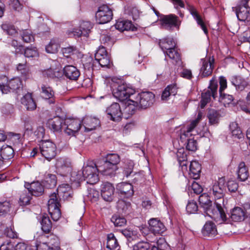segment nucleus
<instances>
[{
  "instance_id": "nucleus-1",
  "label": "nucleus",
  "mask_w": 250,
  "mask_h": 250,
  "mask_svg": "<svg viewBox=\"0 0 250 250\" xmlns=\"http://www.w3.org/2000/svg\"><path fill=\"white\" fill-rule=\"evenodd\" d=\"M199 202L207 212V214L217 223L221 224L228 223L226 215L221 204L215 201L213 206L209 197L206 193L201 194L199 197Z\"/></svg>"
},
{
  "instance_id": "nucleus-2",
  "label": "nucleus",
  "mask_w": 250,
  "mask_h": 250,
  "mask_svg": "<svg viewBox=\"0 0 250 250\" xmlns=\"http://www.w3.org/2000/svg\"><path fill=\"white\" fill-rule=\"evenodd\" d=\"M121 161L120 157L115 153L108 154L105 159L99 160L98 166L100 173L105 176H112L118 169L117 165Z\"/></svg>"
},
{
  "instance_id": "nucleus-3",
  "label": "nucleus",
  "mask_w": 250,
  "mask_h": 250,
  "mask_svg": "<svg viewBox=\"0 0 250 250\" xmlns=\"http://www.w3.org/2000/svg\"><path fill=\"white\" fill-rule=\"evenodd\" d=\"M114 97L120 101L127 100L134 95V89L128 86L120 79L113 78L111 83Z\"/></svg>"
},
{
  "instance_id": "nucleus-4",
  "label": "nucleus",
  "mask_w": 250,
  "mask_h": 250,
  "mask_svg": "<svg viewBox=\"0 0 250 250\" xmlns=\"http://www.w3.org/2000/svg\"><path fill=\"white\" fill-rule=\"evenodd\" d=\"M98 166V162L94 166L87 165L83 168V173L84 180L86 181L87 183L94 184L99 181L98 173L100 171Z\"/></svg>"
},
{
  "instance_id": "nucleus-5",
  "label": "nucleus",
  "mask_w": 250,
  "mask_h": 250,
  "mask_svg": "<svg viewBox=\"0 0 250 250\" xmlns=\"http://www.w3.org/2000/svg\"><path fill=\"white\" fill-rule=\"evenodd\" d=\"M136 103H137L139 108L146 109L151 106L154 102L155 95L151 92H143L139 93H134L133 95Z\"/></svg>"
},
{
  "instance_id": "nucleus-6",
  "label": "nucleus",
  "mask_w": 250,
  "mask_h": 250,
  "mask_svg": "<svg viewBox=\"0 0 250 250\" xmlns=\"http://www.w3.org/2000/svg\"><path fill=\"white\" fill-rule=\"evenodd\" d=\"M63 131L69 136H75L81 127V121L78 119L67 118L63 123Z\"/></svg>"
},
{
  "instance_id": "nucleus-7",
  "label": "nucleus",
  "mask_w": 250,
  "mask_h": 250,
  "mask_svg": "<svg viewBox=\"0 0 250 250\" xmlns=\"http://www.w3.org/2000/svg\"><path fill=\"white\" fill-rule=\"evenodd\" d=\"M60 204L57 194L53 193L49 196L48 201V210L52 219L58 221L61 216Z\"/></svg>"
},
{
  "instance_id": "nucleus-8",
  "label": "nucleus",
  "mask_w": 250,
  "mask_h": 250,
  "mask_svg": "<svg viewBox=\"0 0 250 250\" xmlns=\"http://www.w3.org/2000/svg\"><path fill=\"white\" fill-rule=\"evenodd\" d=\"M218 84L216 82L212 79L210 81V85L208 89L205 90L202 93V99L201 100V107L204 108L205 105L210 102L211 97L214 99L217 95Z\"/></svg>"
},
{
  "instance_id": "nucleus-9",
  "label": "nucleus",
  "mask_w": 250,
  "mask_h": 250,
  "mask_svg": "<svg viewBox=\"0 0 250 250\" xmlns=\"http://www.w3.org/2000/svg\"><path fill=\"white\" fill-rule=\"evenodd\" d=\"M40 152L46 160L50 161L56 155V146L49 140L43 141L40 146Z\"/></svg>"
},
{
  "instance_id": "nucleus-10",
  "label": "nucleus",
  "mask_w": 250,
  "mask_h": 250,
  "mask_svg": "<svg viewBox=\"0 0 250 250\" xmlns=\"http://www.w3.org/2000/svg\"><path fill=\"white\" fill-rule=\"evenodd\" d=\"M113 17L112 10L107 5L100 6L95 14V18L99 24H104L110 21Z\"/></svg>"
},
{
  "instance_id": "nucleus-11",
  "label": "nucleus",
  "mask_w": 250,
  "mask_h": 250,
  "mask_svg": "<svg viewBox=\"0 0 250 250\" xmlns=\"http://www.w3.org/2000/svg\"><path fill=\"white\" fill-rule=\"evenodd\" d=\"M22 88V81L19 77L11 79L7 81L6 83H0V90L2 93L4 94H7L10 92L11 90L18 93Z\"/></svg>"
},
{
  "instance_id": "nucleus-12",
  "label": "nucleus",
  "mask_w": 250,
  "mask_h": 250,
  "mask_svg": "<svg viewBox=\"0 0 250 250\" xmlns=\"http://www.w3.org/2000/svg\"><path fill=\"white\" fill-rule=\"evenodd\" d=\"M250 0H241L239 4L236 7V14L239 21H247V23L250 22L249 20H247L250 11ZM247 24L249 25L248 23Z\"/></svg>"
},
{
  "instance_id": "nucleus-13",
  "label": "nucleus",
  "mask_w": 250,
  "mask_h": 250,
  "mask_svg": "<svg viewBox=\"0 0 250 250\" xmlns=\"http://www.w3.org/2000/svg\"><path fill=\"white\" fill-rule=\"evenodd\" d=\"M225 183V179L224 177L219 178L218 180L215 181L210 188V194H212L215 198L221 199L224 196L226 189Z\"/></svg>"
},
{
  "instance_id": "nucleus-14",
  "label": "nucleus",
  "mask_w": 250,
  "mask_h": 250,
  "mask_svg": "<svg viewBox=\"0 0 250 250\" xmlns=\"http://www.w3.org/2000/svg\"><path fill=\"white\" fill-rule=\"evenodd\" d=\"M106 113L108 118L114 122L120 121L123 116L120 104L117 103H113L107 107Z\"/></svg>"
},
{
  "instance_id": "nucleus-15",
  "label": "nucleus",
  "mask_w": 250,
  "mask_h": 250,
  "mask_svg": "<svg viewBox=\"0 0 250 250\" xmlns=\"http://www.w3.org/2000/svg\"><path fill=\"white\" fill-rule=\"evenodd\" d=\"M202 117V112L199 111L196 118L192 120L186 127L182 129L181 138L184 139L189 136H191L192 132L199 122L201 120Z\"/></svg>"
},
{
  "instance_id": "nucleus-16",
  "label": "nucleus",
  "mask_w": 250,
  "mask_h": 250,
  "mask_svg": "<svg viewBox=\"0 0 250 250\" xmlns=\"http://www.w3.org/2000/svg\"><path fill=\"white\" fill-rule=\"evenodd\" d=\"M161 21L162 25L167 29H170L172 27L179 28L181 24L178 17L173 14L165 16L162 19Z\"/></svg>"
},
{
  "instance_id": "nucleus-17",
  "label": "nucleus",
  "mask_w": 250,
  "mask_h": 250,
  "mask_svg": "<svg viewBox=\"0 0 250 250\" xmlns=\"http://www.w3.org/2000/svg\"><path fill=\"white\" fill-rule=\"evenodd\" d=\"M213 59H202L201 60V66L200 70V74L203 77H206L210 75L213 69Z\"/></svg>"
},
{
  "instance_id": "nucleus-18",
  "label": "nucleus",
  "mask_w": 250,
  "mask_h": 250,
  "mask_svg": "<svg viewBox=\"0 0 250 250\" xmlns=\"http://www.w3.org/2000/svg\"><path fill=\"white\" fill-rule=\"evenodd\" d=\"M137 109H139V106L133 99V96H132L125 103L123 115H125V118H128L129 116L134 114Z\"/></svg>"
},
{
  "instance_id": "nucleus-19",
  "label": "nucleus",
  "mask_w": 250,
  "mask_h": 250,
  "mask_svg": "<svg viewBox=\"0 0 250 250\" xmlns=\"http://www.w3.org/2000/svg\"><path fill=\"white\" fill-rule=\"evenodd\" d=\"M117 190L121 197L129 198L132 196L134 193L133 186L128 183H121L116 187Z\"/></svg>"
},
{
  "instance_id": "nucleus-20",
  "label": "nucleus",
  "mask_w": 250,
  "mask_h": 250,
  "mask_svg": "<svg viewBox=\"0 0 250 250\" xmlns=\"http://www.w3.org/2000/svg\"><path fill=\"white\" fill-rule=\"evenodd\" d=\"M149 230L154 234H162L166 230L164 224L157 218H152L149 221Z\"/></svg>"
},
{
  "instance_id": "nucleus-21",
  "label": "nucleus",
  "mask_w": 250,
  "mask_h": 250,
  "mask_svg": "<svg viewBox=\"0 0 250 250\" xmlns=\"http://www.w3.org/2000/svg\"><path fill=\"white\" fill-rule=\"evenodd\" d=\"M25 187L32 195L38 196L42 195L44 191V187L38 181L33 182L31 183H26Z\"/></svg>"
},
{
  "instance_id": "nucleus-22",
  "label": "nucleus",
  "mask_w": 250,
  "mask_h": 250,
  "mask_svg": "<svg viewBox=\"0 0 250 250\" xmlns=\"http://www.w3.org/2000/svg\"><path fill=\"white\" fill-rule=\"evenodd\" d=\"M114 188L108 182L103 183L101 185V195L103 199L106 201H111L113 200Z\"/></svg>"
},
{
  "instance_id": "nucleus-23",
  "label": "nucleus",
  "mask_w": 250,
  "mask_h": 250,
  "mask_svg": "<svg viewBox=\"0 0 250 250\" xmlns=\"http://www.w3.org/2000/svg\"><path fill=\"white\" fill-rule=\"evenodd\" d=\"M166 59L168 58L171 62L175 65H180L182 62L180 54L177 47L168 50L164 51Z\"/></svg>"
},
{
  "instance_id": "nucleus-24",
  "label": "nucleus",
  "mask_w": 250,
  "mask_h": 250,
  "mask_svg": "<svg viewBox=\"0 0 250 250\" xmlns=\"http://www.w3.org/2000/svg\"><path fill=\"white\" fill-rule=\"evenodd\" d=\"M72 188L68 184H62L57 188V194L64 200H69L73 196Z\"/></svg>"
},
{
  "instance_id": "nucleus-25",
  "label": "nucleus",
  "mask_w": 250,
  "mask_h": 250,
  "mask_svg": "<svg viewBox=\"0 0 250 250\" xmlns=\"http://www.w3.org/2000/svg\"><path fill=\"white\" fill-rule=\"evenodd\" d=\"M82 122L84 127L85 130L87 131L95 129L100 125V121L99 119L91 116L84 117Z\"/></svg>"
},
{
  "instance_id": "nucleus-26",
  "label": "nucleus",
  "mask_w": 250,
  "mask_h": 250,
  "mask_svg": "<svg viewBox=\"0 0 250 250\" xmlns=\"http://www.w3.org/2000/svg\"><path fill=\"white\" fill-rule=\"evenodd\" d=\"M63 73L67 78L74 81L77 80L80 75L79 70L71 65H68L64 67Z\"/></svg>"
},
{
  "instance_id": "nucleus-27",
  "label": "nucleus",
  "mask_w": 250,
  "mask_h": 250,
  "mask_svg": "<svg viewBox=\"0 0 250 250\" xmlns=\"http://www.w3.org/2000/svg\"><path fill=\"white\" fill-rule=\"evenodd\" d=\"M92 28V25L89 21H83L80 25V29L73 31L74 35L79 37L82 35L87 36Z\"/></svg>"
},
{
  "instance_id": "nucleus-28",
  "label": "nucleus",
  "mask_w": 250,
  "mask_h": 250,
  "mask_svg": "<svg viewBox=\"0 0 250 250\" xmlns=\"http://www.w3.org/2000/svg\"><path fill=\"white\" fill-rule=\"evenodd\" d=\"M56 166L64 175L69 173L71 170L70 162L68 160L64 158L58 159L57 160Z\"/></svg>"
},
{
  "instance_id": "nucleus-29",
  "label": "nucleus",
  "mask_w": 250,
  "mask_h": 250,
  "mask_svg": "<svg viewBox=\"0 0 250 250\" xmlns=\"http://www.w3.org/2000/svg\"><path fill=\"white\" fill-rule=\"evenodd\" d=\"M64 121L59 117H54L49 120L48 125L50 128L54 131L59 132L63 130Z\"/></svg>"
},
{
  "instance_id": "nucleus-30",
  "label": "nucleus",
  "mask_w": 250,
  "mask_h": 250,
  "mask_svg": "<svg viewBox=\"0 0 250 250\" xmlns=\"http://www.w3.org/2000/svg\"><path fill=\"white\" fill-rule=\"evenodd\" d=\"M21 103L26 107L27 110H34L37 107L30 93H27L21 99Z\"/></svg>"
},
{
  "instance_id": "nucleus-31",
  "label": "nucleus",
  "mask_w": 250,
  "mask_h": 250,
  "mask_svg": "<svg viewBox=\"0 0 250 250\" xmlns=\"http://www.w3.org/2000/svg\"><path fill=\"white\" fill-rule=\"evenodd\" d=\"M70 180L72 187L77 188L80 186L82 182L84 181L82 171H73L71 173Z\"/></svg>"
},
{
  "instance_id": "nucleus-32",
  "label": "nucleus",
  "mask_w": 250,
  "mask_h": 250,
  "mask_svg": "<svg viewBox=\"0 0 250 250\" xmlns=\"http://www.w3.org/2000/svg\"><path fill=\"white\" fill-rule=\"evenodd\" d=\"M159 45L164 51L176 47V43L173 38L167 37L160 40Z\"/></svg>"
},
{
  "instance_id": "nucleus-33",
  "label": "nucleus",
  "mask_w": 250,
  "mask_h": 250,
  "mask_svg": "<svg viewBox=\"0 0 250 250\" xmlns=\"http://www.w3.org/2000/svg\"><path fill=\"white\" fill-rule=\"evenodd\" d=\"M41 93L42 97L45 99H49L50 103H54V91L52 87L48 85L42 84L41 86Z\"/></svg>"
},
{
  "instance_id": "nucleus-34",
  "label": "nucleus",
  "mask_w": 250,
  "mask_h": 250,
  "mask_svg": "<svg viewBox=\"0 0 250 250\" xmlns=\"http://www.w3.org/2000/svg\"><path fill=\"white\" fill-rule=\"evenodd\" d=\"M201 170V165L198 162L192 161L190 162L189 174L191 177L194 179H198L200 176Z\"/></svg>"
},
{
  "instance_id": "nucleus-35",
  "label": "nucleus",
  "mask_w": 250,
  "mask_h": 250,
  "mask_svg": "<svg viewBox=\"0 0 250 250\" xmlns=\"http://www.w3.org/2000/svg\"><path fill=\"white\" fill-rule=\"evenodd\" d=\"M49 238V242L42 244V248L45 250H57V248L59 247L58 237L53 234H50Z\"/></svg>"
},
{
  "instance_id": "nucleus-36",
  "label": "nucleus",
  "mask_w": 250,
  "mask_h": 250,
  "mask_svg": "<svg viewBox=\"0 0 250 250\" xmlns=\"http://www.w3.org/2000/svg\"><path fill=\"white\" fill-rule=\"evenodd\" d=\"M245 213L243 208L240 207H235L232 209L230 218L235 222L243 221L245 217Z\"/></svg>"
},
{
  "instance_id": "nucleus-37",
  "label": "nucleus",
  "mask_w": 250,
  "mask_h": 250,
  "mask_svg": "<svg viewBox=\"0 0 250 250\" xmlns=\"http://www.w3.org/2000/svg\"><path fill=\"white\" fill-rule=\"evenodd\" d=\"M202 231L204 235L209 236H214L217 233L216 227L211 221H208L206 223Z\"/></svg>"
},
{
  "instance_id": "nucleus-38",
  "label": "nucleus",
  "mask_w": 250,
  "mask_h": 250,
  "mask_svg": "<svg viewBox=\"0 0 250 250\" xmlns=\"http://www.w3.org/2000/svg\"><path fill=\"white\" fill-rule=\"evenodd\" d=\"M188 10L190 14L197 21L198 24L200 26L204 33L207 34L208 33V29L197 10L193 6H190Z\"/></svg>"
},
{
  "instance_id": "nucleus-39",
  "label": "nucleus",
  "mask_w": 250,
  "mask_h": 250,
  "mask_svg": "<svg viewBox=\"0 0 250 250\" xmlns=\"http://www.w3.org/2000/svg\"><path fill=\"white\" fill-rule=\"evenodd\" d=\"M229 130L234 139H241L244 138V134L236 122H232L229 125Z\"/></svg>"
},
{
  "instance_id": "nucleus-40",
  "label": "nucleus",
  "mask_w": 250,
  "mask_h": 250,
  "mask_svg": "<svg viewBox=\"0 0 250 250\" xmlns=\"http://www.w3.org/2000/svg\"><path fill=\"white\" fill-rule=\"evenodd\" d=\"M231 83L237 89L243 90L249 84L248 82L238 76H233L231 78Z\"/></svg>"
},
{
  "instance_id": "nucleus-41",
  "label": "nucleus",
  "mask_w": 250,
  "mask_h": 250,
  "mask_svg": "<svg viewBox=\"0 0 250 250\" xmlns=\"http://www.w3.org/2000/svg\"><path fill=\"white\" fill-rule=\"evenodd\" d=\"M238 178L241 181H246L249 177V172L244 162H241L238 167Z\"/></svg>"
},
{
  "instance_id": "nucleus-42",
  "label": "nucleus",
  "mask_w": 250,
  "mask_h": 250,
  "mask_svg": "<svg viewBox=\"0 0 250 250\" xmlns=\"http://www.w3.org/2000/svg\"><path fill=\"white\" fill-rule=\"evenodd\" d=\"M177 92V88L175 85H169L163 91L161 99L163 101H167L169 97L175 95Z\"/></svg>"
},
{
  "instance_id": "nucleus-43",
  "label": "nucleus",
  "mask_w": 250,
  "mask_h": 250,
  "mask_svg": "<svg viewBox=\"0 0 250 250\" xmlns=\"http://www.w3.org/2000/svg\"><path fill=\"white\" fill-rule=\"evenodd\" d=\"M106 248L110 250H119L120 249L118 241L113 233L107 235Z\"/></svg>"
},
{
  "instance_id": "nucleus-44",
  "label": "nucleus",
  "mask_w": 250,
  "mask_h": 250,
  "mask_svg": "<svg viewBox=\"0 0 250 250\" xmlns=\"http://www.w3.org/2000/svg\"><path fill=\"white\" fill-rule=\"evenodd\" d=\"M115 28L120 31L129 30L132 29L133 24L130 21L126 20H118L115 24Z\"/></svg>"
},
{
  "instance_id": "nucleus-45",
  "label": "nucleus",
  "mask_w": 250,
  "mask_h": 250,
  "mask_svg": "<svg viewBox=\"0 0 250 250\" xmlns=\"http://www.w3.org/2000/svg\"><path fill=\"white\" fill-rule=\"evenodd\" d=\"M117 208L121 213H128L131 209L130 203L123 200H120L117 202Z\"/></svg>"
},
{
  "instance_id": "nucleus-46",
  "label": "nucleus",
  "mask_w": 250,
  "mask_h": 250,
  "mask_svg": "<svg viewBox=\"0 0 250 250\" xmlns=\"http://www.w3.org/2000/svg\"><path fill=\"white\" fill-rule=\"evenodd\" d=\"M134 167V163L133 161L128 159L125 160L123 166V173L126 177H128L132 173Z\"/></svg>"
},
{
  "instance_id": "nucleus-47",
  "label": "nucleus",
  "mask_w": 250,
  "mask_h": 250,
  "mask_svg": "<svg viewBox=\"0 0 250 250\" xmlns=\"http://www.w3.org/2000/svg\"><path fill=\"white\" fill-rule=\"evenodd\" d=\"M14 152V150L11 146H3L0 150V156L3 159H10L13 158Z\"/></svg>"
},
{
  "instance_id": "nucleus-48",
  "label": "nucleus",
  "mask_w": 250,
  "mask_h": 250,
  "mask_svg": "<svg viewBox=\"0 0 250 250\" xmlns=\"http://www.w3.org/2000/svg\"><path fill=\"white\" fill-rule=\"evenodd\" d=\"M44 186L48 188H52L57 185V177L54 174H48L45 178Z\"/></svg>"
},
{
  "instance_id": "nucleus-49",
  "label": "nucleus",
  "mask_w": 250,
  "mask_h": 250,
  "mask_svg": "<svg viewBox=\"0 0 250 250\" xmlns=\"http://www.w3.org/2000/svg\"><path fill=\"white\" fill-rule=\"evenodd\" d=\"M60 47L59 41L57 39H52L45 47L46 51L49 53H55Z\"/></svg>"
},
{
  "instance_id": "nucleus-50",
  "label": "nucleus",
  "mask_w": 250,
  "mask_h": 250,
  "mask_svg": "<svg viewBox=\"0 0 250 250\" xmlns=\"http://www.w3.org/2000/svg\"><path fill=\"white\" fill-rule=\"evenodd\" d=\"M42 229L45 233L50 232L52 229V223L49 217L43 215L41 221Z\"/></svg>"
},
{
  "instance_id": "nucleus-51",
  "label": "nucleus",
  "mask_w": 250,
  "mask_h": 250,
  "mask_svg": "<svg viewBox=\"0 0 250 250\" xmlns=\"http://www.w3.org/2000/svg\"><path fill=\"white\" fill-rule=\"evenodd\" d=\"M208 118L209 123L211 125L217 124L220 118V114L214 109H210L208 112Z\"/></svg>"
},
{
  "instance_id": "nucleus-52",
  "label": "nucleus",
  "mask_w": 250,
  "mask_h": 250,
  "mask_svg": "<svg viewBox=\"0 0 250 250\" xmlns=\"http://www.w3.org/2000/svg\"><path fill=\"white\" fill-rule=\"evenodd\" d=\"M177 160L180 165L182 167L187 166V154L183 148L179 149L176 153Z\"/></svg>"
},
{
  "instance_id": "nucleus-53",
  "label": "nucleus",
  "mask_w": 250,
  "mask_h": 250,
  "mask_svg": "<svg viewBox=\"0 0 250 250\" xmlns=\"http://www.w3.org/2000/svg\"><path fill=\"white\" fill-rule=\"evenodd\" d=\"M31 195L29 192H27L26 190L22 191L20 195V205L25 206L29 204Z\"/></svg>"
},
{
  "instance_id": "nucleus-54",
  "label": "nucleus",
  "mask_w": 250,
  "mask_h": 250,
  "mask_svg": "<svg viewBox=\"0 0 250 250\" xmlns=\"http://www.w3.org/2000/svg\"><path fill=\"white\" fill-rule=\"evenodd\" d=\"M22 40L27 43H29L34 41V36L30 30H24L21 33Z\"/></svg>"
},
{
  "instance_id": "nucleus-55",
  "label": "nucleus",
  "mask_w": 250,
  "mask_h": 250,
  "mask_svg": "<svg viewBox=\"0 0 250 250\" xmlns=\"http://www.w3.org/2000/svg\"><path fill=\"white\" fill-rule=\"evenodd\" d=\"M99 64L103 67L110 68L112 65L109 56H104V57H101L95 59Z\"/></svg>"
},
{
  "instance_id": "nucleus-56",
  "label": "nucleus",
  "mask_w": 250,
  "mask_h": 250,
  "mask_svg": "<svg viewBox=\"0 0 250 250\" xmlns=\"http://www.w3.org/2000/svg\"><path fill=\"white\" fill-rule=\"evenodd\" d=\"M11 204L9 201L0 202V216H3L10 211Z\"/></svg>"
},
{
  "instance_id": "nucleus-57",
  "label": "nucleus",
  "mask_w": 250,
  "mask_h": 250,
  "mask_svg": "<svg viewBox=\"0 0 250 250\" xmlns=\"http://www.w3.org/2000/svg\"><path fill=\"white\" fill-rule=\"evenodd\" d=\"M8 139L14 146H18L21 143V135L20 134H16L9 132L8 134Z\"/></svg>"
},
{
  "instance_id": "nucleus-58",
  "label": "nucleus",
  "mask_w": 250,
  "mask_h": 250,
  "mask_svg": "<svg viewBox=\"0 0 250 250\" xmlns=\"http://www.w3.org/2000/svg\"><path fill=\"white\" fill-rule=\"evenodd\" d=\"M111 221L116 227H122L126 224V220L123 217L117 215H114L111 219Z\"/></svg>"
},
{
  "instance_id": "nucleus-59",
  "label": "nucleus",
  "mask_w": 250,
  "mask_h": 250,
  "mask_svg": "<svg viewBox=\"0 0 250 250\" xmlns=\"http://www.w3.org/2000/svg\"><path fill=\"white\" fill-rule=\"evenodd\" d=\"M152 247L149 243L141 241L133 246V250H149Z\"/></svg>"
},
{
  "instance_id": "nucleus-60",
  "label": "nucleus",
  "mask_w": 250,
  "mask_h": 250,
  "mask_svg": "<svg viewBox=\"0 0 250 250\" xmlns=\"http://www.w3.org/2000/svg\"><path fill=\"white\" fill-rule=\"evenodd\" d=\"M219 101L223 103L225 106H226L233 102V97L231 95L222 93V94H220Z\"/></svg>"
},
{
  "instance_id": "nucleus-61",
  "label": "nucleus",
  "mask_w": 250,
  "mask_h": 250,
  "mask_svg": "<svg viewBox=\"0 0 250 250\" xmlns=\"http://www.w3.org/2000/svg\"><path fill=\"white\" fill-rule=\"evenodd\" d=\"M1 28L10 35H13L16 33V30L14 26L9 23H4L1 25Z\"/></svg>"
},
{
  "instance_id": "nucleus-62",
  "label": "nucleus",
  "mask_w": 250,
  "mask_h": 250,
  "mask_svg": "<svg viewBox=\"0 0 250 250\" xmlns=\"http://www.w3.org/2000/svg\"><path fill=\"white\" fill-rule=\"evenodd\" d=\"M62 51L64 57L68 58L74 54L77 50L75 47L69 46L62 48Z\"/></svg>"
},
{
  "instance_id": "nucleus-63",
  "label": "nucleus",
  "mask_w": 250,
  "mask_h": 250,
  "mask_svg": "<svg viewBox=\"0 0 250 250\" xmlns=\"http://www.w3.org/2000/svg\"><path fill=\"white\" fill-rule=\"evenodd\" d=\"M198 210V206L194 201H189L186 207L187 211L189 213H195Z\"/></svg>"
},
{
  "instance_id": "nucleus-64",
  "label": "nucleus",
  "mask_w": 250,
  "mask_h": 250,
  "mask_svg": "<svg viewBox=\"0 0 250 250\" xmlns=\"http://www.w3.org/2000/svg\"><path fill=\"white\" fill-rule=\"evenodd\" d=\"M186 148L191 151H195L197 148V142L193 138L188 139V142L186 145Z\"/></svg>"
}]
</instances>
